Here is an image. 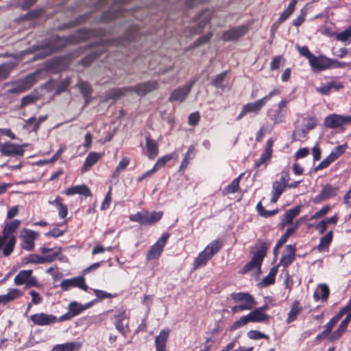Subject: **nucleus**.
<instances>
[{
	"mask_svg": "<svg viewBox=\"0 0 351 351\" xmlns=\"http://www.w3.org/2000/svg\"><path fill=\"white\" fill-rule=\"evenodd\" d=\"M32 322L38 326H49L58 322V317L51 314L40 313L30 316Z\"/></svg>",
	"mask_w": 351,
	"mask_h": 351,
	"instance_id": "9d476101",
	"label": "nucleus"
},
{
	"mask_svg": "<svg viewBox=\"0 0 351 351\" xmlns=\"http://www.w3.org/2000/svg\"><path fill=\"white\" fill-rule=\"evenodd\" d=\"M300 210L301 206H297L293 208L287 210L282 219H293V218L296 217L300 214Z\"/></svg>",
	"mask_w": 351,
	"mask_h": 351,
	"instance_id": "13d9d810",
	"label": "nucleus"
},
{
	"mask_svg": "<svg viewBox=\"0 0 351 351\" xmlns=\"http://www.w3.org/2000/svg\"><path fill=\"white\" fill-rule=\"evenodd\" d=\"M242 177V174L233 180L230 184H228L224 189L223 193L226 194L234 193L237 191L239 189V182Z\"/></svg>",
	"mask_w": 351,
	"mask_h": 351,
	"instance_id": "c03bdc74",
	"label": "nucleus"
},
{
	"mask_svg": "<svg viewBox=\"0 0 351 351\" xmlns=\"http://www.w3.org/2000/svg\"><path fill=\"white\" fill-rule=\"evenodd\" d=\"M13 69L11 63H6L0 66V80L6 79Z\"/></svg>",
	"mask_w": 351,
	"mask_h": 351,
	"instance_id": "603ef678",
	"label": "nucleus"
},
{
	"mask_svg": "<svg viewBox=\"0 0 351 351\" xmlns=\"http://www.w3.org/2000/svg\"><path fill=\"white\" fill-rule=\"evenodd\" d=\"M286 187L287 186L285 185L280 184L277 181L274 182L272 184V197L271 198V202H276L285 190Z\"/></svg>",
	"mask_w": 351,
	"mask_h": 351,
	"instance_id": "2f4dec72",
	"label": "nucleus"
},
{
	"mask_svg": "<svg viewBox=\"0 0 351 351\" xmlns=\"http://www.w3.org/2000/svg\"><path fill=\"white\" fill-rule=\"evenodd\" d=\"M232 299L235 302H256L254 297L245 292L233 293L231 294Z\"/></svg>",
	"mask_w": 351,
	"mask_h": 351,
	"instance_id": "7c9ffc66",
	"label": "nucleus"
},
{
	"mask_svg": "<svg viewBox=\"0 0 351 351\" xmlns=\"http://www.w3.org/2000/svg\"><path fill=\"white\" fill-rule=\"evenodd\" d=\"M32 274V269L22 270L14 278V284L20 286L26 284L28 278Z\"/></svg>",
	"mask_w": 351,
	"mask_h": 351,
	"instance_id": "e433bc0d",
	"label": "nucleus"
},
{
	"mask_svg": "<svg viewBox=\"0 0 351 351\" xmlns=\"http://www.w3.org/2000/svg\"><path fill=\"white\" fill-rule=\"evenodd\" d=\"M248 322H250V319L248 318V315H247L245 316H243L239 319H238L234 322V324H232V326L230 328V330H235L245 326Z\"/></svg>",
	"mask_w": 351,
	"mask_h": 351,
	"instance_id": "052dcab7",
	"label": "nucleus"
},
{
	"mask_svg": "<svg viewBox=\"0 0 351 351\" xmlns=\"http://www.w3.org/2000/svg\"><path fill=\"white\" fill-rule=\"evenodd\" d=\"M172 155L169 154L158 158L152 168V171H157L159 169L164 167L167 162L172 159Z\"/></svg>",
	"mask_w": 351,
	"mask_h": 351,
	"instance_id": "5fc2aeb1",
	"label": "nucleus"
},
{
	"mask_svg": "<svg viewBox=\"0 0 351 351\" xmlns=\"http://www.w3.org/2000/svg\"><path fill=\"white\" fill-rule=\"evenodd\" d=\"M247 32V27L245 25L232 27L223 33L222 39L225 42L234 41L243 36Z\"/></svg>",
	"mask_w": 351,
	"mask_h": 351,
	"instance_id": "f8f14e48",
	"label": "nucleus"
},
{
	"mask_svg": "<svg viewBox=\"0 0 351 351\" xmlns=\"http://www.w3.org/2000/svg\"><path fill=\"white\" fill-rule=\"evenodd\" d=\"M304 128L309 132L313 130L317 124V120L315 117H309L304 119Z\"/></svg>",
	"mask_w": 351,
	"mask_h": 351,
	"instance_id": "e2e57ef3",
	"label": "nucleus"
},
{
	"mask_svg": "<svg viewBox=\"0 0 351 351\" xmlns=\"http://www.w3.org/2000/svg\"><path fill=\"white\" fill-rule=\"evenodd\" d=\"M346 313L343 312V311L340 310L335 315H334L330 319V321L328 323L325 324L324 330H326L328 334H330L335 324L341 319V318Z\"/></svg>",
	"mask_w": 351,
	"mask_h": 351,
	"instance_id": "58836bf2",
	"label": "nucleus"
},
{
	"mask_svg": "<svg viewBox=\"0 0 351 351\" xmlns=\"http://www.w3.org/2000/svg\"><path fill=\"white\" fill-rule=\"evenodd\" d=\"M332 240V232L330 230L324 236L322 237L319 239V243L317 246V250L319 252H324L328 250L330 244Z\"/></svg>",
	"mask_w": 351,
	"mask_h": 351,
	"instance_id": "b1692460",
	"label": "nucleus"
},
{
	"mask_svg": "<svg viewBox=\"0 0 351 351\" xmlns=\"http://www.w3.org/2000/svg\"><path fill=\"white\" fill-rule=\"evenodd\" d=\"M64 194L66 195H73L75 194L83 195L85 197L90 196L91 195L90 189L85 185H76L69 188L64 191Z\"/></svg>",
	"mask_w": 351,
	"mask_h": 351,
	"instance_id": "4be33fe9",
	"label": "nucleus"
},
{
	"mask_svg": "<svg viewBox=\"0 0 351 351\" xmlns=\"http://www.w3.org/2000/svg\"><path fill=\"white\" fill-rule=\"evenodd\" d=\"M296 230V227L288 228L284 234H282L276 243V248H280L287 242L288 238L292 235Z\"/></svg>",
	"mask_w": 351,
	"mask_h": 351,
	"instance_id": "a18cd8bd",
	"label": "nucleus"
},
{
	"mask_svg": "<svg viewBox=\"0 0 351 351\" xmlns=\"http://www.w3.org/2000/svg\"><path fill=\"white\" fill-rule=\"evenodd\" d=\"M146 148L147 152V156L149 159L152 160L155 158L158 154V143L155 140L148 136L146 137Z\"/></svg>",
	"mask_w": 351,
	"mask_h": 351,
	"instance_id": "412c9836",
	"label": "nucleus"
},
{
	"mask_svg": "<svg viewBox=\"0 0 351 351\" xmlns=\"http://www.w3.org/2000/svg\"><path fill=\"white\" fill-rule=\"evenodd\" d=\"M195 82V80H191L186 85L173 90L169 97V101L182 102L191 92Z\"/></svg>",
	"mask_w": 351,
	"mask_h": 351,
	"instance_id": "6e6552de",
	"label": "nucleus"
},
{
	"mask_svg": "<svg viewBox=\"0 0 351 351\" xmlns=\"http://www.w3.org/2000/svg\"><path fill=\"white\" fill-rule=\"evenodd\" d=\"M297 3V0H291L289 3L288 7L286 10H285L282 13L280 14L278 21L282 23L286 21L293 12L295 10V5Z\"/></svg>",
	"mask_w": 351,
	"mask_h": 351,
	"instance_id": "79ce46f5",
	"label": "nucleus"
},
{
	"mask_svg": "<svg viewBox=\"0 0 351 351\" xmlns=\"http://www.w3.org/2000/svg\"><path fill=\"white\" fill-rule=\"evenodd\" d=\"M248 338L254 340H258L261 339H269V336L258 330H252L247 334Z\"/></svg>",
	"mask_w": 351,
	"mask_h": 351,
	"instance_id": "680f3d73",
	"label": "nucleus"
},
{
	"mask_svg": "<svg viewBox=\"0 0 351 351\" xmlns=\"http://www.w3.org/2000/svg\"><path fill=\"white\" fill-rule=\"evenodd\" d=\"M211 14V12L208 10L203 11L196 19V25L191 27V34H197L202 32L205 26L210 22Z\"/></svg>",
	"mask_w": 351,
	"mask_h": 351,
	"instance_id": "2eb2a0df",
	"label": "nucleus"
},
{
	"mask_svg": "<svg viewBox=\"0 0 351 351\" xmlns=\"http://www.w3.org/2000/svg\"><path fill=\"white\" fill-rule=\"evenodd\" d=\"M68 310L73 317H75L84 311V308H82V304L74 301L69 304Z\"/></svg>",
	"mask_w": 351,
	"mask_h": 351,
	"instance_id": "49530a36",
	"label": "nucleus"
},
{
	"mask_svg": "<svg viewBox=\"0 0 351 351\" xmlns=\"http://www.w3.org/2000/svg\"><path fill=\"white\" fill-rule=\"evenodd\" d=\"M100 53H98L97 51H92L91 53H90L88 55H87L86 56H85L82 60V64L85 66H87L88 65L90 64V63L95 60L97 58H98L99 56Z\"/></svg>",
	"mask_w": 351,
	"mask_h": 351,
	"instance_id": "bf43d9fd",
	"label": "nucleus"
},
{
	"mask_svg": "<svg viewBox=\"0 0 351 351\" xmlns=\"http://www.w3.org/2000/svg\"><path fill=\"white\" fill-rule=\"evenodd\" d=\"M158 83L156 80L147 81L139 83L129 88H123L110 90L108 97L110 99H118L128 90L135 92L139 96H144L153 90L158 89Z\"/></svg>",
	"mask_w": 351,
	"mask_h": 351,
	"instance_id": "7ed1b4c3",
	"label": "nucleus"
},
{
	"mask_svg": "<svg viewBox=\"0 0 351 351\" xmlns=\"http://www.w3.org/2000/svg\"><path fill=\"white\" fill-rule=\"evenodd\" d=\"M104 34L105 31L101 29H81L75 34L69 35L67 37H60L58 35H53L47 42V50L49 53H51L63 49L68 45H75L92 37H101Z\"/></svg>",
	"mask_w": 351,
	"mask_h": 351,
	"instance_id": "f257e3e1",
	"label": "nucleus"
},
{
	"mask_svg": "<svg viewBox=\"0 0 351 351\" xmlns=\"http://www.w3.org/2000/svg\"><path fill=\"white\" fill-rule=\"evenodd\" d=\"M351 123V116L330 114L325 117L324 124L325 127L330 129H336L343 125Z\"/></svg>",
	"mask_w": 351,
	"mask_h": 351,
	"instance_id": "423d86ee",
	"label": "nucleus"
},
{
	"mask_svg": "<svg viewBox=\"0 0 351 351\" xmlns=\"http://www.w3.org/2000/svg\"><path fill=\"white\" fill-rule=\"evenodd\" d=\"M338 187L327 184L317 196L320 199H326L337 195Z\"/></svg>",
	"mask_w": 351,
	"mask_h": 351,
	"instance_id": "72a5a7b5",
	"label": "nucleus"
},
{
	"mask_svg": "<svg viewBox=\"0 0 351 351\" xmlns=\"http://www.w3.org/2000/svg\"><path fill=\"white\" fill-rule=\"evenodd\" d=\"M297 49L300 54L302 56L306 57L308 62L310 61V59L312 58L314 54H313L308 49V48L306 46L300 47L298 45L296 46Z\"/></svg>",
	"mask_w": 351,
	"mask_h": 351,
	"instance_id": "338daca9",
	"label": "nucleus"
},
{
	"mask_svg": "<svg viewBox=\"0 0 351 351\" xmlns=\"http://www.w3.org/2000/svg\"><path fill=\"white\" fill-rule=\"evenodd\" d=\"M256 210H257L258 214L262 217H264V218L271 217L274 216L276 213H277L278 211V209L267 210L264 208V207L263 206V205L261 204V202L258 203V204L256 205Z\"/></svg>",
	"mask_w": 351,
	"mask_h": 351,
	"instance_id": "de8ad7c7",
	"label": "nucleus"
},
{
	"mask_svg": "<svg viewBox=\"0 0 351 351\" xmlns=\"http://www.w3.org/2000/svg\"><path fill=\"white\" fill-rule=\"evenodd\" d=\"M163 213L161 211L153 212L149 213L147 210H143L138 213L134 216H131L130 219H160L162 217Z\"/></svg>",
	"mask_w": 351,
	"mask_h": 351,
	"instance_id": "aec40b11",
	"label": "nucleus"
},
{
	"mask_svg": "<svg viewBox=\"0 0 351 351\" xmlns=\"http://www.w3.org/2000/svg\"><path fill=\"white\" fill-rule=\"evenodd\" d=\"M286 111L285 110H276L271 112L269 117L274 124L281 123L283 121Z\"/></svg>",
	"mask_w": 351,
	"mask_h": 351,
	"instance_id": "09e8293b",
	"label": "nucleus"
},
{
	"mask_svg": "<svg viewBox=\"0 0 351 351\" xmlns=\"http://www.w3.org/2000/svg\"><path fill=\"white\" fill-rule=\"evenodd\" d=\"M207 252L204 250L201 253L199 254L198 256L195 258L193 263L194 268H199L204 265L211 258Z\"/></svg>",
	"mask_w": 351,
	"mask_h": 351,
	"instance_id": "a19ab883",
	"label": "nucleus"
},
{
	"mask_svg": "<svg viewBox=\"0 0 351 351\" xmlns=\"http://www.w3.org/2000/svg\"><path fill=\"white\" fill-rule=\"evenodd\" d=\"M114 316L116 317L115 327L117 330L125 335L128 331V329L127 328L128 325V318L125 312H119V313L116 314Z\"/></svg>",
	"mask_w": 351,
	"mask_h": 351,
	"instance_id": "a211bd4d",
	"label": "nucleus"
},
{
	"mask_svg": "<svg viewBox=\"0 0 351 351\" xmlns=\"http://www.w3.org/2000/svg\"><path fill=\"white\" fill-rule=\"evenodd\" d=\"M286 254H283L280 260L278 266H282L286 268L289 267L295 260V245H287L286 246Z\"/></svg>",
	"mask_w": 351,
	"mask_h": 351,
	"instance_id": "dca6fc26",
	"label": "nucleus"
},
{
	"mask_svg": "<svg viewBox=\"0 0 351 351\" xmlns=\"http://www.w3.org/2000/svg\"><path fill=\"white\" fill-rule=\"evenodd\" d=\"M80 344L77 342H69L57 344L53 348V351H78Z\"/></svg>",
	"mask_w": 351,
	"mask_h": 351,
	"instance_id": "473e14b6",
	"label": "nucleus"
},
{
	"mask_svg": "<svg viewBox=\"0 0 351 351\" xmlns=\"http://www.w3.org/2000/svg\"><path fill=\"white\" fill-rule=\"evenodd\" d=\"M340 87H342L341 84L336 85L335 83H330L322 87L317 88L316 90L322 95H328L332 88H339Z\"/></svg>",
	"mask_w": 351,
	"mask_h": 351,
	"instance_id": "4d7b16f0",
	"label": "nucleus"
},
{
	"mask_svg": "<svg viewBox=\"0 0 351 351\" xmlns=\"http://www.w3.org/2000/svg\"><path fill=\"white\" fill-rule=\"evenodd\" d=\"M258 243V248L254 254V256L257 258L260 261L263 262L264 257L266 256L267 250L271 245V241L267 240L264 241L259 240Z\"/></svg>",
	"mask_w": 351,
	"mask_h": 351,
	"instance_id": "a878e982",
	"label": "nucleus"
},
{
	"mask_svg": "<svg viewBox=\"0 0 351 351\" xmlns=\"http://www.w3.org/2000/svg\"><path fill=\"white\" fill-rule=\"evenodd\" d=\"M261 264L262 262L253 256L252 259L242 267V269L240 271V273L244 274L252 270L254 268H256L258 271H261Z\"/></svg>",
	"mask_w": 351,
	"mask_h": 351,
	"instance_id": "c85d7f7f",
	"label": "nucleus"
},
{
	"mask_svg": "<svg viewBox=\"0 0 351 351\" xmlns=\"http://www.w3.org/2000/svg\"><path fill=\"white\" fill-rule=\"evenodd\" d=\"M346 318L341 321L338 328L335 330L329 337V340L332 342L338 340L341 337L343 334L346 332L348 325L351 320V312L347 313Z\"/></svg>",
	"mask_w": 351,
	"mask_h": 351,
	"instance_id": "f3484780",
	"label": "nucleus"
},
{
	"mask_svg": "<svg viewBox=\"0 0 351 351\" xmlns=\"http://www.w3.org/2000/svg\"><path fill=\"white\" fill-rule=\"evenodd\" d=\"M265 105L262 99H260L252 103H247L243 105L244 110L247 113L258 114L261 108Z\"/></svg>",
	"mask_w": 351,
	"mask_h": 351,
	"instance_id": "bb28decb",
	"label": "nucleus"
},
{
	"mask_svg": "<svg viewBox=\"0 0 351 351\" xmlns=\"http://www.w3.org/2000/svg\"><path fill=\"white\" fill-rule=\"evenodd\" d=\"M195 156V149L193 145H191L188 148V152L185 154L184 158L180 165V170H184L189 165L190 160H193Z\"/></svg>",
	"mask_w": 351,
	"mask_h": 351,
	"instance_id": "4c0bfd02",
	"label": "nucleus"
},
{
	"mask_svg": "<svg viewBox=\"0 0 351 351\" xmlns=\"http://www.w3.org/2000/svg\"><path fill=\"white\" fill-rule=\"evenodd\" d=\"M346 147V144L338 145L332 150L329 155L335 161L345 152Z\"/></svg>",
	"mask_w": 351,
	"mask_h": 351,
	"instance_id": "864d4df0",
	"label": "nucleus"
},
{
	"mask_svg": "<svg viewBox=\"0 0 351 351\" xmlns=\"http://www.w3.org/2000/svg\"><path fill=\"white\" fill-rule=\"evenodd\" d=\"M21 221H10L6 222L3 226L2 235H0V250L3 254L8 257L13 252L16 243L15 233L18 230Z\"/></svg>",
	"mask_w": 351,
	"mask_h": 351,
	"instance_id": "f03ea898",
	"label": "nucleus"
},
{
	"mask_svg": "<svg viewBox=\"0 0 351 351\" xmlns=\"http://www.w3.org/2000/svg\"><path fill=\"white\" fill-rule=\"evenodd\" d=\"M302 307L300 306L298 301H295L291 306V309L288 313L287 318V323H291L297 319L298 313L301 311Z\"/></svg>",
	"mask_w": 351,
	"mask_h": 351,
	"instance_id": "c9c22d12",
	"label": "nucleus"
},
{
	"mask_svg": "<svg viewBox=\"0 0 351 351\" xmlns=\"http://www.w3.org/2000/svg\"><path fill=\"white\" fill-rule=\"evenodd\" d=\"M250 322H262L269 319L266 313H261L256 308L247 314Z\"/></svg>",
	"mask_w": 351,
	"mask_h": 351,
	"instance_id": "ea45409f",
	"label": "nucleus"
},
{
	"mask_svg": "<svg viewBox=\"0 0 351 351\" xmlns=\"http://www.w3.org/2000/svg\"><path fill=\"white\" fill-rule=\"evenodd\" d=\"M49 203L56 206L60 218L66 217L68 213L67 207L62 203V199L60 197L58 196L54 200H49Z\"/></svg>",
	"mask_w": 351,
	"mask_h": 351,
	"instance_id": "f704fd0d",
	"label": "nucleus"
},
{
	"mask_svg": "<svg viewBox=\"0 0 351 351\" xmlns=\"http://www.w3.org/2000/svg\"><path fill=\"white\" fill-rule=\"evenodd\" d=\"M330 290L328 285L320 284L314 292L313 298L315 301H318L319 299H322V301H326L328 298Z\"/></svg>",
	"mask_w": 351,
	"mask_h": 351,
	"instance_id": "5701e85b",
	"label": "nucleus"
},
{
	"mask_svg": "<svg viewBox=\"0 0 351 351\" xmlns=\"http://www.w3.org/2000/svg\"><path fill=\"white\" fill-rule=\"evenodd\" d=\"M334 160L332 157L328 155L325 158L317 167H315L314 171H317L321 169L327 168Z\"/></svg>",
	"mask_w": 351,
	"mask_h": 351,
	"instance_id": "69168bd1",
	"label": "nucleus"
},
{
	"mask_svg": "<svg viewBox=\"0 0 351 351\" xmlns=\"http://www.w3.org/2000/svg\"><path fill=\"white\" fill-rule=\"evenodd\" d=\"M221 247V244L218 240L213 241L204 249L208 254L213 257L214 254L217 253Z\"/></svg>",
	"mask_w": 351,
	"mask_h": 351,
	"instance_id": "37998d69",
	"label": "nucleus"
},
{
	"mask_svg": "<svg viewBox=\"0 0 351 351\" xmlns=\"http://www.w3.org/2000/svg\"><path fill=\"white\" fill-rule=\"evenodd\" d=\"M139 34V29L137 26H132L129 29L127 30L125 38L121 40H101V43L103 45H125L127 43L136 40Z\"/></svg>",
	"mask_w": 351,
	"mask_h": 351,
	"instance_id": "0eeeda50",
	"label": "nucleus"
},
{
	"mask_svg": "<svg viewBox=\"0 0 351 351\" xmlns=\"http://www.w3.org/2000/svg\"><path fill=\"white\" fill-rule=\"evenodd\" d=\"M38 233L29 229L25 228L21 231L22 239L21 247L27 251H32L34 248V241Z\"/></svg>",
	"mask_w": 351,
	"mask_h": 351,
	"instance_id": "1a4fd4ad",
	"label": "nucleus"
},
{
	"mask_svg": "<svg viewBox=\"0 0 351 351\" xmlns=\"http://www.w3.org/2000/svg\"><path fill=\"white\" fill-rule=\"evenodd\" d=\"M271 156V154L267 153V152L263 151L261 156V158L256 162V167H259L262 165H264L267 160L269 159Z\"/></svg>",
	"mask_w": 351,
	"mask_h": 351,
	"instance_id": "774afa93",
	"label": "nucleus"
},
{
	"mask_svg": "<svg viewBox=\"0 0 351 351\" xmlns=\"http://www.w3.org/2000/svg\"><path fill=\"white\" fill-rule=\"evenodd\" d=\"M226 76V71L215 75L211 82V85L221 90L225 89L228 85Z\"/></svg>",
	"mask_w": 351,
	"mask_h": 351,
	"instance_id": "393cba45",
	"label": "nucleus"
},
{
	"mask_svg": "<svg viewBox=\"0 0 351 351\" xmlns=\"http://www.w3.org/2000/svg\"><path fill=\"white\" fill-rule=\"evenodd\" d=\"M0 152L6 156H23L25 150L22 145L7 142L0 145Z\"/></svg>",
	"mask_w": 351,
	"mask_h": 351,
	"instance_id": "ddd939ff",
	"label": "nucleus"
},
{
	"mask_svg": "<svg viewBox=\"0 0 351 351\" xmlns=\"http://www.w3.org/2000/svg\"><path fill=\"white\" fill-rule=\"evenodd\" d=\"M232 299L235 302H256L254 297L245 292L233 293L231 294Z\"/></svg>",
	"mask_w": 351,
	"mask_h": 351,
	"instance_id": "c756f323",
	"label": "nucleus"
},
{
	"mask_svg": "<svg viewBox=\"0 0 351 351\" xmlns=\"http://www.w3.org/2000/svg\"><path fill=\"white\" fill-rule=\"evenodd\" d=\"M330 58L324 56H316L313 55L310 59L309 64L313 72H318L330 69Z\"/></svg>",
	"mask_w": 351,
	"mask_h": 351,
	"instance_id": "9b49d317",
	"label": "nucleus"
},
{
	"mask_svg": "<svg viewBox=\"0 0 351 351\" xmlns=\"http://www.w3.org/2000/svg\"><path fill=\"white\" fill-rule=\"evenodd\" d=\"M24 263L25 264L27 263H34V264H43V256H40L36 254H31L25 257L24 259Z\"/></svg>",
	"mask_w": 351,
	"mask_h": 351,
	"instance_id": "6e6d98bb",
	"label": "nucleus"
},
{
	"mask_svg": "<svg viewBox=\"0 0 351 351\" xmlns=\"http://www.w3.org/2000/svg\"><path fill=\"white\" fill-rule=\"evenodd\" d=\"M169 330L163 329L160 330V334L156 337L155 346L156 351H165L166 349V343L169 337Z\"/></svg>",
	"mask_w": 351,
	"mask_h": 351,
	"instance_id": "6ab92c4d",
	"label": "nucleus"
},
{
	"mask_svg": "<svg viewBox=\"0 0 351 351\" xmlns=\"http://www.w3.org/2000/svg\"><path fill=\"white\" fill-rule=\"evenodd\" d=\"M38 99V97L33 94H29L21 99V108H23L30 104H32Z\"/></svg>",
	"mask_w": 351,
	"mask_h": 351,
	"instance_id": "0e129e2a",
	"label": "nucleus"
},
{
	"mask_svg": "<svg viewBox=\"0 0 351 351\" xmlns=\"http://www.w3.org/2000/svg\"><path fill=\"white\" fill-rule=\"evenodd\" d=\"M101 154L97 152H92L89 153L84 162L82 171H85L89 169L99 160Z\"/></svg>",
	"mask_w": 351,
	"mask_h": 351,
	"instance_id": "cd10ccee",
	"label": "nucleus"
},
{
	"mask_svg": "<svg viewBox=\"0 0 351 351\" xmlns=\"http://www.w3.org/2000/svg\"><path fill=\"white\" fill-rule=\"evenodd\" d=\"M170 234L169 233L163 234L159 239L151 246L148 250L146 259L148 261L158 259L160 256L163 249L169 238Z\"/></svg>",
	"mask_w": 351,
	"mask_h": 351,
	"instance_id": "39448f33",
	"label": "nucleus"
},
{
	"mask_svg": "<svg viewBox=\"0 0 351 351\" xmlns=\"http://www.w3.org/2000/svg\"><path fill=\"white\" fill-rule=\"evenodd\" d=\"M62 291H69L71 287H79L84 291H87L88 286L85 283L84 277L79 276L73 278L64 279L60 285Z\"/></svg>",
	"mask_w": 351,
	"mask_h": 351,
	"instance_id": "4468645a",
	"label": "nucleus"
},
{
	"mask_svg": "<svg viewBox=\"0 0 351 351\" xmlns=\"http://www.w3.org/2000/svg\"><path fill=\"white\" fill-rule=\"evenodd\" d=\"M336 39L339 41L345 43L348 41V43H351V26L346 29L344 31L337 34L336 35Z\"/></svg>",
	"mask_w": 351,
	"mask_h": 351,
	"instance_id": "8fccbe9b",
	"label": "nucleus"
},
{
	"mask_svg": "<svg viewBox=\"0 0 351 351\" xmlns=\"http://www.w3.org/2000/svg\"><path fill=\"white\" fill-rule=\"evenodd\" d=\"M36 75L31 73L23 79L8 83L6 85L10 86L8 90V93H22L30 89L36 83Z\"/></svg>",
	"mask_w": 351,
	"mask_h": 351,
	"instance_id": "20e7f679",
	"label": "nucleus"
},
{
	"mask_svg": "<svg viewBox=\"0 0 351 351\" xmlns=\"http://www.w3.org/2000/svg\"><path fill=\"white\" fill-rule=\"evenodd\" d=\"M77 86L80 89L82 93L83 94L84 97L85 98L88 97L92 93V88L90 84L86 82L80 80L77 83Z\"/></svg>",
	"mask_w": 351,
	"mask_h": 351,
	"instance_id": "3c124183",
	"label": "nucleus"
}]
</instances>
